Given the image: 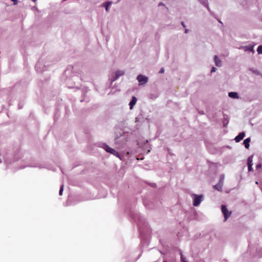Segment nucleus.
I'll list each match as a JSON object with an SVG mask.
<instances>
[{
    "label": "nucleus",
    "instance_id": "nucleus-1",
    "mask_svg": "<svg viewBox=\"0 0 262 262\" xmlns=\"http://www.w3.org/2000/svg\"><path fill=\"white\" fill-rule=\"evenodd\" d=\"M100 147L103 148L106 152L110 153L121 159L120 154L114 149L110 147L106 143H103L101 144Z\"/></svg>",
    "mask_w": 262,
    "mask_h": 262
},
{
    "label": "nucleus",
    "instance_id": "nucleus-2",
    "mask_svg": "<svg viewBox=\"0 0 262 262\" xmlns=\"http://www.w3.org/2000/svg\"><path fill=\"white\" fill-rule=\"evenodd\" d=\"M191 196L193 199V205L194 206H199L202 201H203L204 198V196L202 194L198 195L196 194H192Z\"/></svg>",
    "mask_w": 262,
    "mask_h": 262
},
{
    "label": "nucleus",
    "instance_id": "nucleus-3",
    "mask_svg": "<svg viewBox=\"0 0 262 262\" xmlns=\"http://www.w3.org/2000/svg\"><path fill=\"white\" fill-rule=\"evenodd\" d=\"M137 80L139 82V85H142L146 84L148 81V78L143 75L139 74L137 77Z\"/></svg>",
    "mask_w": 262,
    "mask_h": 262
},
{
    "label": "nucleus",
    "instance_id": "nucleus-4",
    "mask_svg": "<svg viewBox=\"0 0 262 262\" xmlns=\"http://www.w3.org/2000/svg\"><path fill=\"white\" fill-rule=\"evenodd\" d=\"M144 122V116L142 114L138 115L135 118V122L136 124V128L138 129L141 124Z\"/></svg>",
    "mask_w": 262,
    "mask_h": 262
},
{
    "label": "nucleus",
    "instance_id": "nucleus-5",
    "mask_svg": "<svg viewBox=\"0 0 262 262\" xmlns=\"http://www.w3.org/2000/svg\"><path fill=\"white\" fill-rule=\"evenodd\" d=\"M221 209H222V212L224 216V218H225L224 221H226L227 220V219L230 216V215L231 214V212L229 211L228 210L226 206L224 205H222Z\"/></svg>",
    "mask_w": 262,
    "mask_h": 262
},
{
    "label": "nucleus",
    "instance_id": "nucleus-6",
    "mask_svg": "<svg viewBox=\"0 0 262 262\" xmlns=\"http://www.w3.org/2000/svg\"><path fill=\"white\" fill-rule=\"evenodd\" d=\"M125 73L124 71L123 70H117L115 73V75L112 77L111 79V82H113L118 79L120 76L123 75Z\"/></svg>",
    "mask_w": 262,
    "mask_h": 262
},
{
    "label": "nucleus",
    "instance_id": "nucleus-7",
    "mask_svg": "<svg viewBox=\"0 0 262 262\" xmlns=\"http://www.w3.org/2000/svg\"><path fill=\"white\" fill-rule=\"evenodd\" d=\"M245 134L244 132L240 133L238 135L235 137L234 140L236 142H240L245 137Z\"/></svg>",
    "mask_w": 262,
    "mask_h": 262
},
{
    "label": "nucleus",
    "instance_id": "nucleus-8",
    "mask_svg": "<svg viewBox=\"0 0 262 262\" xmlns=\"http://www.w3.org/2000/svg\"><path fill=\"white\" fill-rule=\"evenodd\" d=\"M137 101V98L136 97H135V96H133L132 97V99L131 101H130V102L129 103V108L130 110L133 109L134 106L136 103Z\"/></svg>",
    "mask_w": 262,
    "mask_h": 262
},
{
    "label": "nucleus",
    "instance_id": "nucleus-9",
    "mask_svg": "<svg viewBox=\"0 0 262 262\" xmlns=\"http://www.w3.org/2000/svg\"><path fill=\"white\" fill-rule=\"evenodd\" d=\"M215 64L217 67H221L222 66V61L219 58L217 55H215L214 57Z\"/></svg>",
    "mask_w": 262,
    "mask_h": 262
},
{
    "label": "nucleus",
    "instance_id": "nucleus-10",
    "mask_svg": "<svg viewBox=\"0 0 262 262\" xmlns=\"http://www.w3.org/2000/svg\"><path fill=\"white\" fill-rule=\"evenodd\" d=\"M228 96L229 97L233 98V99H238L239 96L237 93L235 92H231L228 93Z\"/></svg>",
    "mask_w": 262,
    "mask_h": 262
},
{
    "label": "nucleus",
    "instance_id": "nucleus-11",
    "mask_svg": "<svg viewBox=\"0 0 262 262\" xmlns=\"http://www.w3.org/2000/svg\"><path fill=\"white\" fill-rule=\"evenodd\" d=\"M250 141L251 139L250 138H246L244 141L243 143L246 148L248 149L249 148Z\"/></svg>",
    "mask_w": 262,
    "mask_h": 262
},
{
    "label": "nucleus",
    "instance_id": "nucleus-12",
    "mask_svg": "<svg viewBox=\"0 0 262 262\" xmlns=\"http://www.w3.org/2000/svg\"><path fill=\"white\" fill-rule=\"evenodd\" d=\"M241 48L244 49L245 51L254 52L253 47L252 46H244L242 47Z\"/></svg>",
    "mask_w": 262,
    "mask_h": 262
},
{
    "label": "nucleus",
    "instance_id": "nucleus-13",
    "mask_svg": "<svg viewBox=\"0 0 262 262\" xmlns=\"http://www.w3.org/2000/svg\"><path fill=\"white\" fill-rule=\"evenodd\" d=\"M224 179H225V174H221L220 176V180H219L218 184H220L221 186H223Z\"/></svg>",
    "mask_w": 262,
    "mask_h": 262
},
{
    "label": "nucleus",
    "instance_id": "nucleus-14",
    "mask_svg": "<svg viewBox=\"0 0 262 262\" xmlns=\"http://www.w3.org/2000/svg\"><path fill=\"white\" fill-rule=\"evenodd\" d=\"M42 66V64L40 62H38L36 64V66H35V68L36 69V70L38 71V72H41V71L43 70V69L42 70H41V67Z\"/></svg>",
    "mask_w": 262,
    "mask_h": 262
},
{
    "label": "nucleus",
    "instance_id": "nucleus-15",
    "mask_svg": "<svg viewBox=\"0 0 262 262\" xmlns=\"http://www.w3.org/2000/svg\"><path fill=\"white\" fill-rule=\"evenodd\" d=\"M248 166H252L253 165V156H250L248 158Z\"/></svg>",
    "mask_w": 262,
    "mask_h": 262
},
{
    "label": "nucleus",
    "instance_id": "nucleus-16",
    "mask_svg": "<svg viewBox=\"0 0 262 262\" xmlns=\"http://www.w3.org/2000/svg\"><path fill=\"white\" fill-rule=\"evenodd\" d=\"M213 187L215 189L219 191H221L222 190L223 186L217 183L216 185H214Z\"/></svg>",
    "mask_w": 262,
    "mask_h": 262
},
{
    "label": "nucleus",
    "instance_id": "nucleus-17",
    "mask_svg": "<svg viewBox=\"0 0 262 262\" xmlns=\"http://www.w3.org/2000/svg\"><path fill=\"white\" fill-rule=\"evenodd\" d=\"M111 4H112V3L111 2H108L106 3L105 4H104V6H105V10L107 12L108 11V7L111 5Z\"/></svg>",
    "mask_w": 262,
    "mask_h": 262
},
{
    "label": "nucleus",
    "instance_id": "nucleus-18",
    "mask_svg": "<svg viewBox=\"0 0 262 262\" xmlns=\"http://www.w3.org/2000/svg\"><path fill=\"white\" fill-rule=\"evenodd\" d=\"M257 51L258 54H262V45L259 46L257 49Z\"/></svg>",
    "mask_w": 262,
    "mask_h": 262
},
{
    "label": "nucleus",
    "instance_id": "nucleus-19",
    "mask_svg": "<svg viewBox=\"0 0 262 262\" xmlns=\"http://www.w3.org/2000/svg\"><path fill=\"white\" fill-rule=\"evenodd\" d=\"M63 188H64V185H62L60 187V190H59V194L60 195H61L62 194V192H63Z\"/></svg>",
    "mask_w": 262,
    "mask_h": 262
},
{
    "label": "nucleus",
    "instance_id": "nucleus-20",
    "mask_svg": "<svg viewBox=\"0 0 262 262\" xmlns=\"http://www.w3.org/2000/svg\"><path fill=\"white\" fill-rule=\"evenodd\" d=\"M203 5L207 9L208 11L210 12V8L209 7L208 2H206V4H204Z\"/></svg>",
    "mask_w": 262,
    "mask_h": 262
},
{
    "label": "nucleus",
    "instance_id": "nucleus-21",
    "mask_svg": "<svg viewBox=\"0 0 262 262\" xmlns=\"http://www.w3.org/2000/svg\"><path fill=\"white\" fill-rule=\"evenodd\" d=\"M199 2H200L202 4L204 5V4H206V2H207V0H198Z\"/></svg>",
    "mask_w": 262,
    "mask_h": 262
},
{
    "label": "nucleus",
    "instance_id": "nucleus-22",
    "mask_svg": "<svg viewBox=\"0 0 262 262\" xmlns=\"http://www.w3.org/2000/svg\"><path fill=\"white\" fill-rule=\"evenodd\" d=\"M248 169L249 171L253 170L252 166H248Z\"/></svg>",
    "mask_w": 262,
    "mask_h": 262
},
{
    "label": "nucleus",
    "instance_id": "nucleus-23",
    "mask_svg": "<svg viewBox=\"0 0 262 262\" xmlns=\"http://www.w3.org/2000/svg\"><path fill=\"white\" fill-rule=\"evenodd\" d=\"M164 72V69L163 68H162L159 71V73L162 74V73H163Z\"/></svg>",
    "mask_w": 262,
    "mask_h": 262
},
{
    "label": "nucleus",
    "instance_id": "nucleus-24",
    "mask_svg": "<svg viewBox=\"0 0 262 262\" xmlns=\"http://www.w3.org/2000/svg\"><path fill=\"white\" fill-rule=\"evenodd\" d=\"M216 69L215 68L212 67V69H211V73L214 72L216 71Z\"/></svg>",
    "mask_w": 262,
    "mask_h": 262
},
{
    "label": "nucleus",
    "instance_id": "nucleus-25",
    "mask_svg": "<svg viewBox=\"0 0 262 262\" xmlns=\"http://www.w3.org/2000/svg\"><path fill=\"white\" fill-rule=\"evenodd\" d=\"M261 167V164L260 163H259L257 164L256 167L257 169L260 168Z\"/></svg>",
    "mask_w": 262,
    "mask_h": 262
},
{
    "label": "nucleus",
    "instance_id": "nucleus-26",
    "mask_svg": "<svg viewBox=\"0 0 262 262\" xmlns=\"http://www.w3.org/2000/svg\"><path fill=\"white\" fill-rule=\"evenodd\" d=\"M14 3V5H16L17 4V0H11Z\"/></svg>",
    "mask_w": 262,
    "mask_h": 262
},
{
    "label": "nucleus",
    "instance_id": "nucleus-27",
    "mask_svg": "<svg viewBox=\"0 0 262 262\" xmlns=\"http://www.w3.org/2000/svg\"><path fill=\"white\" fill-rule=\"evenodd\" d=\"M181 25H182V26L183 27H186V26H185V24H184V23L183 21L181 22Z\"/></svg>",
    "mask_w": 262,
    "mask_h": 262
},
{
    "label": "nucleus",
    "instance_id": "nucleus-28",
    "mask_svg": "<svg viewBox=\"0 0 262 262\" xmlns=\"http://www.w3.org/2000/svg\"><path fill=\"white\" fill-rule=\"evenodd\" d=\"M164 4L163 3H160L159 4V6H164Z\"/></svg>",
    "mask_w": 262,
    "mask_h": 262
},
{
    "label": "nucleus",
    "instance_id": "nucleus-29",
    "mask_svg": "<svg viewBox=\"0 0 262 262\" xmlns=\"http://www.w3.org/2000/svg\"><path fill=\"white\" fill-rule=\"evenodd\" d=\"M118 138H116V139H115V143H116H116H117V142H118Z\"/></svg>",
    "mask_w": 262,
    "mask_h": 262
},
{
    "label": "nucleus",
    "instance_id": "nucleus-30",
    "mask_svg": "<svg viewBox=\"0 0 262 262\" xmlns=\"http://www.w3.org/2000/svg\"><path fill=\"white\" fill-rule=\"evenodd\" d=\"M189 30L188 29H185V33H187L188 32Z\"/></svg>",
    "mask_w": 262,
    "mask_h": 262
},
{
    "label": "nucleus",
    "instance_id": "nucleus-31",
    "mask_svg": "<svg viewBox=\"0 0 262 262\" xmlns=\"http://www.w3.org/2000/svg\"><path fill=\"white\" fill-rule=\"evenodd\" d=\"M120 138H121V139L122 140V139H124V136H121L120 137Z\"/></svg>",
    "mask_w": 262,
    "mask_h": 262
},
{
    "label": "nucleus",
    "instance_id": "nucleus-32",
    "mask_svg": "<svg viewBox=\"0 0 262 262\" xmlns=\"http://www.w3.org/2000/svg\"><path fill=\"white\" fill-rule=\"evenodd\" d=\"M33 2H35L37 0H32Z\"/></svg>",
    "mask_w": 262,
    "mask_h": 262
},
{
    "label": "nucleus",
    "instance_id": "nucleus-33",
    "mask_svg": "<svg viewBox=\"0 0 262 262\" xmlns=\"http://www.w3.org/2000/svg\"><path fill=\"white\" fill-rule=\"evenodd\" d=\"M69 88H73L74 87L73 86H68Z\"/></svg>",
    "mask_w": 262,
    "mask_h": 262
},
{
    "label": "nucleus",
    "instance_id": "nucleus-34",
    "mask_svg": "<svg viewBox=\"0 0 262 262\" xmlns=\"http://www.w3.org/2000/svg\"><path fill=\"white\" fill-rule=\"evenodd\" d=\"M255 183H256V184H258V182H255Z\"/></svg>",
    "mask_w": 262,
    "mask_h": 262
},
{
    "label": "nucleus",
    "instance_id": "nucleus-35",
    "mask_svg": "<svg viewBox=\"0 0 262 262\" xmlns=\"http://www.w3.org/2000/svg\"><path fill=\"white\" fill-rule=\"evenodd\" d=\"M163 262H167V261H164Z\"/></svg>",
    "mask_w": 262,
    "mask_h": 262
}]
</instances>
